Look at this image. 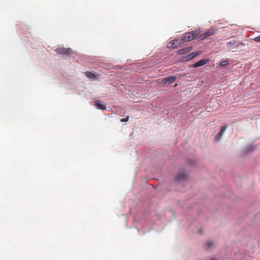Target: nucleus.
Instances as JSON below:
<instances>
[{
	"mask_svg": "<svg viewBox=\"0 0 260 260\" xmlns=\"http://www.w3.org/2000/svg\"><path fill=\"white\" fill-rule=\"evenodd\" d=\"M55 51L57 54L61 55H68L72 53V50L71 48H66L64 47H60L56 49Z\"/></svg>",
	"mask_w": 260,
	"mask_h": 260,
	"instance_id": "obj_1",
	"label": "nucleus"
},
{
	"mask_svg": "<svg viewBox=\"0 0 260 260\" xmlns=\"http://www.w3.org/2000/svg\"><path fill=\"white\" fill-rule=\"evenodd\" d=\"M215 29L214 28H209L206 32L200 35L198 39L199 40H204L209 37L212 36L215 32Z\"/></svg>",
	"mask_w": 260,
	"mask_h": 260,
	"instance_id": "obj_2",
	"label": "nucleus"
},
{
	"mask_svg": "<svg viewBox=\"0 0 260 260\" xmlns=\"http://www.w3.org/2000/svg\"><path fill=\"white\" fill-rule=\"evenodd\" d=\"M182 44V41H181V40H180V39L174 40L169 42V47L172 48H177L178 46H179Z\"/></svg>",
	"mask_w": 260,
	"mask_h": 260,
	"instance_id": "obj_3",
	"label": "nucleus"
},
{
	"mask_svg": "<svg viewBox=\"0 0 260 260\" xmlns=\"http://www.w3.org/2000/svg\"><path fill=\"white\" fill-rule=\"evenodd\" d=\"M181 41H182V43L184 42H189L193 40V38L191 37L190 34L189 32L185 33L182 37L180 38Z\"/></svg>",
	"mask_w": 260,
	"mask_h": 260,
	"instance_id": "obj_4",
	"label": "nucleus"
},
{
	"mask_svg": "<svg viewBox=\"0 0 260 260\" xmlns=\"http://www.w3.org/2000/svg\"><path fill=\"white\" fill-rule=\"evenodd\" d=\"M236 41H230L226 43V47L229 50L237 49L239 44H236Z\"/></svg>",
	"mask_w": 260,
	"mask_h": 260,
	"instance_id": "obj_5",
	"label": "nucleus"
},
{
	"mask_svg": "<svg viewBox=\"0 0 260 260\" xmlns=\"http://www.w3.org/2000/svg\"><path fill=\"white\" fill-rule=\"evenodd\" d=\"M94 105L99 109L105 110L106 109V105H105L102 101L96 100Z\"/></svg>",
	"mask_w": 260,
	"mask_h": 260,
	"instance_id": "obj_6",
	"label": "nucleus"
},
{
	"mask_svg": "<svg viewBox=\"0 0 260 260\" xmlns=\"http://www.w3.org/2000/svg\"><path fill=\"white\" fill-rule=\"evenodd\" d=\"M176 80V77L175 76L170 77L164 78L162 82L164 84H170L174 82Z\"/></svg>",
	"mask_w": 260,
	"mask_h": 260,
	"instance_id": "obj_7",
	"label": "nucleus"
},
{
	"mask_svg": "<svg viewBox=\"0 0 260 260\" xmlns=\"http://www.w3.org/2000/svg\"><path fill=\"white\" fill-rule=\"evenodd\" d=\"M209 61L208 59L200 60L197 62L193 65V68H197L199 67L203 66L206 64Z\"/></svg>",
	"mask_w": 260,
	"mask_h": 260,
	"instance_id": "obj_8",
	"label": "nucleus"
},
{
	"mask_svg": "<svg viewBox=\"0 0 260 260\" xmlns=\"http://www.w3.org/2000/svg\"><path fill=\"white\" fill-rule=\"evenodd\" d=\"M191 49H192L191 46H189V47H187L186 48H184L178 51V54H180V55H183V54H184L186 53L187 52L190 51Z\"/></svg>",
	"mask_w": 260,
	"mask_h": 260,
	"instance_id": "obj_9",
	"label": "nucleus"
},
{
	"mask_svg": "<svg viewBox=\"0 0 260 260\" xmlns=\"http://www.w3.org/2000/svg\"><path fill=\"white\" fill-rule=\"evenodd\" d=\"M201 53V52L200 51L194 52L192 53H191V54L188 55L186 57V59L187 60H191V59L194 58V57H196V56H197L198 55H199V54H200Z\"/></svg>",
	"mask_w": 260,
	"mask_h": 260,
	"instance_id": "obj_10",
	"label": "nucleus"
},
{
	"mask_svg": "<svg viewBox=\"0 0 260 260\" xmlns=\"http://www.w3.org/2000/svg\"><path fill=\"white\" fill-rule=\"evenodd\" d=\"M85 74L86 76L89 78L93 79V80L97 79V74H94L89 71L85 72Z\"/></svg>",
	"mask_w": 260,
	"mask_h": 260,
	"instance_id": "obj_11",
	"label": "nucleus"
},
{
	"mask_svg": "<svg viewBox=\"0 0 260 260\" xmlns=\"http://www.w3.org/2000/svg\"><path fill=\"white\" fill-rule=\"evenodd\" d=\"M189 32L190 34L191 37L193 38V40L200 35L201 31L200 29H199L198 30H192Z\"/></svg>",
	"mask_w": 260,
	"mask_h": 260,
	"instance_id": "obj_12",
	"label": "nucleus"
},
{
	"mask_svg": "<svg viewBox=\"0 0 260 260\" xmlns=\"http://www.w3.org/2000/svg\"><path fill=\"white\" fill-rule=\"evenodd\" d=\"M226 128H227L226 126H223L221 127V129H220V130L218 134L217 141L219 140L221 138V137L222 136V135L223 134V133L225 131Z\"/></svg>",
	"mask_w": 260,
	"mask_h": 260,
	"instance_id": "obj_13",
	"label": "nucleus"
},
{
	"mask_svg": "<svg viewBox=\"0 0 260 260\" xmlns=\"http://www.w3.org/2000/svg\"><path fill=\"white\" fill-rule=\"evenodd\" d=\"M187 177V174L183 172V173H181L179 174L177 179H186Z\"/></svg>",
	"mask_w": 260,
	"mask_h": 260,
	"instance_id": "obj_14",
	"label": "nucleus"
},
{
	"mask_svg": "<svg viewBox=\"0 0 260 260\" xmlns=\"http://www.w3.org/2000/svg\"><path fill=\"white\" fill-rule=\"evenodd\" d=\"M213 245V243L211 242V241H207L205 244V248H206V249H208V248H209L210 247V246H211L212 245Z\"/></svg>",
	"mask_w": 260,
	"mask_h": 260,
	"instance_id": "obj_15",
	"label": "nucleus"
},
{
	"mask_svg": "<svg viewBox=\"0 0 260 260\" xmlns=\"http://www.w3.org/2000/svg\"><path fill=\"white\" fill-rule=\"evenodd\" d=\"M229 64V61L227 60L221 61L220 63L221 66H226Z\"/></svg>",
	"mask_w": 260,
	"mask_h": 260,
	"instance_id": "obj_16",
	"label": "nucleus"
},
{
	"mask_svg": "<svg viewBox=\"0 0 260 260\" xmlns=\"http://www.w3.org/2000/svg\"><path fill=\"white\" fill-rule=\"evenodd\" d=\"M129 119V117L128 116H127L125 118H122L120 119V121L121 122H127L128 121Z\"/></svg>",
	"mask_w": 260,
	"mask_h": 260,
	"instance_id": "obj_17",
	"label": "nucleus"
},
{
	"mask_svg": "<svg viewBox=\"0 0 260 260\" xmlns=\"http://www.w3.org/2000/svg\"><path fill=\"white\" fill-rule=\"evenodd\" d=\"M253 40L256 42H259L260 43V35L254 38Z\"/></svg>",
	"mask_w": 260,
	"mask_h": 260,
	"instance_id": "obj_18",
	"label": "nucleus"
},
{
	"mask_svg": "<svg viewBox=\"0 0 260 260\" xmlns=\"http://www.w3.org/2000/svg\"><path fill=\"white\" fill-rule=\"evenodd\" d=\"M210 260H215V259H211Z\"/></svg>",
	"mask_w": 260,
	"mask_h": 260,
	"instance_id": "obj_19",
	"label": "nucleus"
}]
</instances>
